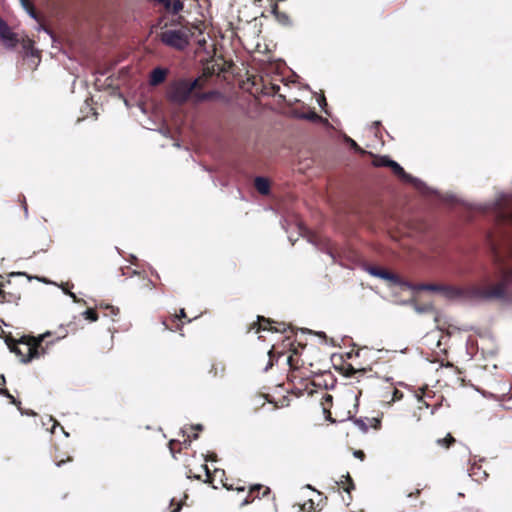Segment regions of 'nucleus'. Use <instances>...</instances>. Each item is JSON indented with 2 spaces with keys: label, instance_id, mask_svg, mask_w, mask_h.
Listing matches in <instances>:
<instances>
[{
  "label": "nucleus",
  "instance_id": "nucleus-1",
  "mask_svg": "<svg viewBox=\"0 0 512 512\" xmlns=\"http://www.w3.org/2000/svg\"><path fill=\"white\" fill-rule=\"evenodd\" d=\"M496 271L494 276H487L479 283L473 284L468 288V294L480 300L504 299L507 295V289L512 283V268L508 267L498 255L494 252Z\"/></svg>",
  "mask_w": 512,
  "mask_h": 512
},
{
  "label": "nucleus",
  "instance_id": "nucleus-2",
  "mask_svg": "<svg viewBox=\"0 0 512 512\" xmlns=\"http://www.w3.org/2000/svg\"><path fill=\"white\" fill-rule=\"evenodd\" d=\"M50 332L39 335L38 337L23 335L16 339L11 335L5 337V343L9 350L19 357L23 363H29L33 359H38L46 354L48 345L53 344L48 341Z\"/></svg>",
  "mask_w": 512,
  "mask_h": 512
},
{
  "label": "nucleus",
  "instance_id": "nucleus-3",
  "mask_svg": "<svg viewBox=\"0 0 512 512\" xmlns=\"http://www.w3.org/2000/svg\"><path fill=\"white\" fill-rule=\"evenodd\" d=\"M200 87L198 79H177L172 81L167 88V98L175 104H184L192 92Z\"/></svg>",
  "mask_w": 512,
  "mask_h": 512
},
{
  "label": "nucleus",
  "instance_id": "nucleus-4",
  "mask_svg": "<svg viewBox=\"0 0 512 512\" xmlns=\"http://www.w3.org/2000/svg\"><path fill=\"white\" fill-rule=\"evenodd\" d=\"M191 36V30L182 27L179 29H168L161 32L160 39L167 46L183 50L188 46Z\"/></svg>",
  "mask_w": 512,
  "mask_h": 512
},
{
  "label": "nucleus",
  "instance_id": "nucleus-5",
  "mask_svg": "<svg viewBox=\"0 0 512 512\" xmlns=\"http://www.w3.org/2000/svg\"><path fill=\"white\" fill-rule=\"evenodd\" d=\"M287 363L290 367V371L287 375V379L295 383L297 380L306 388L308 386L309 376L307 373L302 371L304 366V360H301V364H299V358H295L294 355H289L287 358Z\"/></svg>",
  "mask_w": 512,
  "mask_h": 512
},
{
  "label": "nucleus",
  "instance_id": "nucleus-6",
  "mask_svg": "<svg viewBox=\"0 0 512 512\" xmlns=\"http://www.w3.org/2000/svg\"><path fill=\"white\" fill-rule=\"evenodd\" d=\"M0 39L7 48H14L17 46L19 39L8 24L0 17Z\"/></svg>",
  "mask_w": 512,
  "mask_h": 512
},
{
  "label": "nucleus",
  "instance_id": "nucleus-7",
  "mask_svg": "<svg viewBox=\"0 0 512 512\" xmlns=\"http://www.w3.org/2000/svg\"><path fill=\"white\" fill-rule=\"evenodd\" d=\"M258 321L253 323L250 327V330H255L256 333H259L261 331H276V332H285L286 331V324L280 323L279 327H272V323H274L273 320L270 318H265L264 316H258Z\"/></svg>",
  "mask_w": 512,
  "mask_h": 512
},
{
  "label": "nucleus",
  "instance_id": "nucleus-8",
  "mask_svg": "<svg viewBox=\"0 0 512 512\" xmlns=\"http://www.w3.org/2000/svg\"><path fill=\"white\" fill-rule=\"evenodd\" d=\"M168 71L167 69L157 67L153 69L150 73L149 83L151 86H158L162 84L167 77Z\"/></svg>",
  "mask_w": 512,
  "mask_h": 512
},
{
  "label": "nucleus",
  "instance_id": "nucleus-9",
  "mask_svg": "<svg viewBox=\"0 0 512 512\" xmlns=\"http://www.w3.org/2000/svg\"><path fill=\"white\" fill-rule=\"evenodd\" d=\"M184 322L180 321L179 316H169L162 321L163 330H169L172 332L180 331Z\"/></svg>",
  "mask_w": 512,
  "mask_h": 512
},
{
  "label": "nucleus",
  "instance_id": "nucleus-10",
  "mask_svg": "<svg viewBox=\"0 0 512 512\" xmlns=\"http://www.w3.org/2000/svg\"><path fill=\"white\" fill-rule=\"evenodd\" d=\"M260 491H262V496H266L267 494L270 493V488L266 487V486H263V485H260V484L251 486L250 489H249L248 496H247V498L244 500V502L242 504L243 505L248 504L251 501H253L256 497H259V492Z\"/></svg>",
  "mask_w": 512,
  "mask_h": 512
},
{
  "label": "nucleus",
  "instance_id": "nucleus-11",
  "mask_svg": "<svg viewBox=\"0 0 512 512\" xmlns=\"http://www.w3.org/2000/svg\"><path fill=\"white\" fill-rule=\"evenodd\" d=\"M197 438H198V434L197 433H193L192 437L190 435H188L187 438L184 439V441L182 443L180 441H178V440H170L168 446H169V449H170V452H171L172 456L175 458L176 457L175 454L179 453L181 451V447L176 449V445L181 446L183 444L184 447L187 448L188 446H190V443H191L192 439L195 440Z\"/></svg>",
  "mask_w": 512,
  "mask_h": 512
},
{
  "label": "nucleus",
  "instance_id": "nucleus-12",
  "mask_svg": "<svg viewBox=\"0 0 512 512\" xmlns=\"http://www.w3.org/2000/svg\"><path fill=\"white\" fill-rule=\"evenodd\" d=\"M388 168H390L392 172L400 179L410 183L413 182L414 178L406 173L403 167H401L396 161L391 160Z\"/></svg>",
  "mask_w": 512,
  "mask_h": 512
},
{
  "label": "nucleus",
  "instance_id": "nucleus-13",
  "mask_svg": "<svg viewBox=\"0 0 512 512\" xmlns=\"http://www.w3.org/2000/svg\"><path fill=\"white\" fill-rule=\"evenodd\" d=\"M272 13L275 16V18L279 24H281L283 26H291L292 25L290 16L286 12L280 11L277 3H273Z\"/></svg>",
  "mask_w": 512,
  "mask_h": 512
},
{
  "label": "nucleus",
  "instance_id": "nucleus-14",
  "mask_svg": "<svg viewBox=\"0 0 512 512\" xmlns=\"http://www.w3.org/2000/svg\"><path fill=\"white\" fill-rule=\"evenodd\" d=\"M469 475L475 480V481H482L486 480L488 477V473L482 469V466L477 463H473L469 469Z\"/></svg>",
  "mask_w": 512,
  "mask_h": 512
},
{
  "label": "nucleus",
  "instance_id": "nucleus-15",
  "mask_svg": "<svg viewBox=\"0 0 512 512\" xmlns=\"http://www.w3.org/2000/svg\"><path fill=\"white\" fill-rule=\"evenodd\" d=\"M97 307L99 309L103 310L104 316L111 318L112 321L117 320L116 317L120 313V310L118 307L112 306L110 304H104L103 302H101Z\"/></svg>",
  "mask_w": 512,
  "mask_h": 512
},
{
  "label": "nucleus",
  "instance_id": "nucleus-16",
  "mask_svg": "<svg viewBox=\"0 0 512 512\" xmlns=\"http://www.w3.org/2000/svg\"><path fill=\"white\" fill-rule=\"evenodd\" d=\"M254 186L256 190L262 195H268L270 192V182L264 177H256Z\"/></svg>",
  "mask_w": 512,
  "mask_h": 512
},
{
  "label": "nucleus",
  "instance_id": "nucleus-17",
  "mask_svg": "<svg viewBox=\"0 0 512 512\" xmlns=\"http://www.w3.org/2000/svg\"><path fill=\"white\" fill-rule=\"evenodd\" d=\"M369 272L373 276H377L385 280H393L395 278L393 273L378 266L370 267Z\"/></svg>",
  "mask_w": 512,
  "mask_h": 512
},
{
  "label": "nucleus",
  "instance_id": "nucleus-18",
  "mask_svg": "<svg viewBox=\"0 0 512 512\" xmlns=\"http://www.w3.org/2000/svg\"><path fill=\"white\" fill-rule=\"evenodd\" d=\"M342 480L337 482L338 486L341 487L345 492H347L348 494L351 493L352 490L355 489V484H354V481L352 479V477L350 476V474L347 472L346 475H343L342 476Z\"/></svg>",
  "mask_w": 512,
  "mask_h": 512
},
{
  "label": "nucleus",
  "instance_id": "nucleus-19",
  "mask_svg": "<svg viewBox=\"0 0 512 512\" xmlns=\"http://www.w3.org/2000/svg\"><path fill=\"white\" fill-rule=\"evenodd\" d=\"M333 397L332 395L325 393L321 400V406L323 413L325 414L327 419H331L330 408L332 406Z\"/></svg>",
  "mask_w": 512,
  "mask_h": 512
},
{
  "label": "nucleus",
  "instance_id": "nucleus-20",
  "mask_svg": "<svg viewBox=\"0 0 512 512\" xmlns=\"http://www.w3.org/2000/svg\"><path fill=\"white\" fill-rule=\"evenodd\" d=\"M0 278H2V276H0ZM4 284L2 281H0V301L1 302H15L17 301L18 299H20V296L18 295H15L13 293H7L4 289Z\"/></svg>",
  "mask_w": 512,
  "mask_h": 512
},
{
  "label": "nucleus",
  "instance_id": "nucleus-21",
  "mask_svg": "<svg viewBox=\"0 0 512 512\" xmlns=\"http://www.w3.org/2000/svg\"><path fill=\"white\" fill-rule=\"evenodd\" d=\"M280 86L278 84L269 83L263 85V93L266 95H278L280 98H285L284 95L279 93Z\"/></svg>",
  "mask_w": 512,
  "mask_h": 512
},
{
  "label": "nucleus",
  "instance_id": "nucleus-22",
  "mask_svg": "<svg viewBox=\"0 0 512 512\" xmlns=\"http://www.w3.org/2000/svg\"><path fill=\"white\" fill-rule=\"evenodd\" d=\"M456 442V439L450 434L448 433L445 437L443 438H439L437 439L436 443L441 446V447H444L446 449L450 448L452 445H454Z\"/></svg>",
  "mask_w": 512,
  "mask_h": 512
},
{
  "label": "nucleus",
  "instance_id": "nucleus-23",
  "mask_svg": "<svg viewBox=\"0 0 512 512\" xmlns=\"http://www.w3.org/2000/svg\"><path fill=\"white\" fill-rule=\"evenodd\" d=\"M202 469L205 471V474H206L205 482L206 483H210L212 485L214 483V477L217 476V474H221V476L224 475V471L223 470H218V469H216L213 473H211L210 470L208 469V466L206 464L202 465Z\"/></svg>",
  "mask_w": 512,
  "mask_h": 512
},
{
  "label": "nucleus",
  "instance_id": "nucleus-24",
  "mask_svg": "<svg viewBox=\"0 0 512 512\" xmlns=\"http://www.w3.org/2000/svg\"><path fill=\"white\" fill-rule=\"evenodd\" d=\"M183 2L181 0H173L166 3V8L172 14H178L183 9Z\"/></svg>",
  "mask_w": 512,
  "mask_h": 512
},
{
  "label": "nucleus",
  "instance_id": "nucleus-25",
  "mask_svg": "<svg viewBox=\"0 0 512 512\" xmlns=\"http://www.w3.org/2000/svg\"><path fill=\"white\" fill-rule=\"evenodd\" d=\"M390 162L391 159L387 156H374L372 164L375 167H388Z\"/></svg>",
  "mask_w": 512,
  "mask_h": 512
},
{
  "label": "nucleus",
  "instance_id": "nucleus-26",
  "mask_svg": "<svg viewBox=\"0 0 512 512\" xmlns=\"http://www.w3.org/2000/svg\"><path fill=\"white\" fill-rule=\"evenodd\" d=\"M49 332L51 333V335L48 338L54 337V340H51L53 343H54V341L61 340L68 335L67 329L62 326L57 331H54V332L49 331Z\"/></svg>",
  "mask_w": 512,
  "mask_h": 512
},
{
  "label": "nucleus",
  "instance_id": "nucleus-27",
  "mask_svg": "<svg viewBox=\"0 0 512 512\" xmlns=\"http://www.w3.org/2000/svg\"><path fill=\"white\" fill-rule=\"evenodd\" d=\"M364 374H365V370L364 369H355L350 364L348 365V367L345 370V375L347 377H357V375L363 376Z\"/></svg>",
  "mask_w": 512,
  "mask_h": 512
},
{
  "label": "nucleus",
  "instance_id": "nucleus-28",
  "mask_svg": "<svg viewBox=\"0 0 512 512\" xmlns=\"http://www.w3.org/2000/svg\"><path fill=\"white\" fill-rule=\"evenodd\" d=\"M82 315L84 316V318L86 320H89L90 322H95L98 320L99 316H98V313L95 309H87L85 310Z\"/></svg>",
  "mask_w": 512,
  "mask_h": 512
},
{
  "label": "nucleus",
  "instance_id": "nucleus-29",
  "mask_svg": "<svg viewBox=\"0 0 512 512\" xmlns=\"http://www.w3.org/2000/svg\"><path fill=\"white\" fill-rule=\"evenodd\" d=\"M221 482H222L223 487H225L227 490H237V491L245 490V486L240 485V481H237L236 484H234V483L229 484L227 482H224L223 480H221Z\"/></svg>",
  "mask_w": 512,
  "mask_h": 512
},
{
  "label": "nucleus",
  "instance_id": "nucleus-30",
  "mask_svg": "<svg viewBox=\"0 0 512 512\" xmlns=\"http://www.w3.org/2000/svg\"><path fill=\"white\" fill-rule=\"evenodd\" d=\"M346 141L355 152L362 154L366 153V151L363 150L353 139L348 137Z\"/></svg>",
  "mask_w": 512,
  "mask_h": 512
},
{
  "label": "nucleus",
  "instance_id": "nucleus-31",
  "mask_svg": "<svg viewBox=\"0 0 512 512\" xmlns=\"http://www.w3.org/2000/svg\"><path fill=\"white\" fill-rule=\"evenodd\" d=\"M1 395L8 398L11 404L15 405L18 409H20L21 402L19 400H17L13 395H11L8 390H7L6 394H1Z\"/></svg>",
  "mask_w": 512,
  "mask_h": 512
},
{
  "label": "nucleus",
  "instance_id": "nucleus-32",
  "mask_svg": "<svg viewBox=\"0 0 512 512\" xmlns=\"http://www.w3.org/2000/svg\"><path fill=\"white\" fill-rule=\"evenodd\" d=\"M302 118L311 120V121H317L321 117L315 111H309L308 113L302 115Z\"/></svg>",
  "mask_w": 512,
  "mask_h": 512
},
{
  "label": "nucleus",
  "instance_id": "nucleus-33",
  "mask_svg": "<svg viewBox=\"0 0 512 512\" xmlns=\"http://www.w3.org/2000/svg\"><path fill=\"white\" fill-rule=\"evenodd\" d=\"M355 424L363 431V432H367L370 425L366 423L365 420L359 418V419H356L355 420Z\"/></svg>",
  "mask_w": 512,
  "mask_h": 512
},
{
  "label": "nucleus",
  "instance_id": "nucleus-34",
  "mask_svg": "<svg viewBox=\"0 0 512 512\" xmlns=\"http://www.w3.org/2000/svg\"><path fill=\"white\" fill-rule=\"evenodd\" d=\"M402 398H403V392H401L400 390L395 388L393 390L392 401L396 402V401L401 400Z\"/></svg>",
  "mask_w": 512,
  "mask_h": 512
},
{
  "label": "nucleus",
  "instance_id": "nucleus-35",
  "mask_svg": "<svg viewBox=\"0 0 512 512\" xmlns=\"http://www.w3.org/2000/svg\"><path fill=\"white\" fill-rule=\"evenodd\" d=\"M26 11L28 12V14H29L33 19H35V20H37V19H38V12H37V10H36V8H35L34 4H33V5H31V6H30Z\"/></svg>",
  "mask_w": 512,
  "mask_h": 512
},
{
  "label": "nucleus",
  "instance_id": "nucleus-36",
  "mask_svg": "<svg viewBox=\"0 0 512 512\" xmlns=\"http://www.w3.org/2000/svg\"><path fill=\"white\" fill-rule=\"evenodd\" d=\"M367 421L369 422L370 427H373L375 429H378L381 425L380 420L377 418L367 419Z\"/></svg>",
  "mask_w": 512,
  "mask_h": 512
},
{
  "label": "nucleus",
  "instance_id": "nucleus-37",
  "mask_svg": "<svg viewBox=\"0 0 512 512\" xmlns=\"http://www.w3.org/2000/svg\"><path fill=\"white\" fill-rule=\"evenodd\" d=\"M22 415H28V416H36V413L33 410H24L20 406V409H18Z\"/></svg>",
  "mask_w": 512,
  "mask_h": 512
},
{
  "label": "nucleus",
  "instance_id": "nucleus-38",
  "mask_svg": "<svg viewBox=\"0 0 512 512\" xmlns=\"http://www.w3.org/2000/svg\"><path fill=\"white\" fill-rule=\"evenodd\" d=\"M354 456L362 461L365 459V453L362 450H356Z\"/></svg>",
  "mask_w": 512,
  "mask_h": 512
},
{
  "label": "nucleus",
  "instance_id": "nucleus-39",
  "mask_svg": "<svg viewBox=\"0 0 512 512\" xmlns=\"http://www.w3.org/2000/svg\"><path fill=\"white\" fill-rule=\"evenodd\" d=\"M174 316H179L180 321H183V319H187V314L185 312V309L181 308L179 311V314H175Z\"/></svg>",
  "mask_w": 512,
  "mask_h": 512
},
{
  "label": "nucleus",
  "instance_id": "nucleus-40",
  "mask_svg": "<svg viewBox=\"0 0 512 512\" xmlns=\"http://www.w3.org/2000/svg\"><path fill=\"white\" fill-rule=\"evenodd\" d=\"M23 8L27 10L31 5H33L31 0H20Z\"/></svg>",
  "mask_w": 512,
  "mask_h": 512
},
{
  "label": "nucleus",
  "instance_id": "nucleus-41",
  "mask_svg": "<svg viewBox=\"0 0 512 512\" xmlns=\"http://www.w3.org/2000/svg\"><path fill=\"white\" fill-rule=\"evenodd\" d=\"M71 460H72V458H71V457H67V459H66V460H64V459H61V460H55V462H56V465L60 467V466H62L65 462H67V461H71Z\"/></svg>",
  "mask_w": 512,
  "mask_h": 512
},
{
  "label": "nucleus",
  "instance_id": "nucleus-42",
  "mask_svg": "<svg viewBox=\"0 0 512 512\" xmlns=\"http://www.w3.org/2000/svg\"><path fill=\"white\" fill-rule=\"evenodd\" d=\"M147 287H149L150 289H152L154 287V284L153 282L150 280V279H147L146 281V284H145Z\"/></svg>",
  "mask_w": 512,
  "mask_h": 512
},
{
  "label": "nucleus",
  "instance_id": "nucleus-43",
  "mask_svg": "<svg viewBox=\"0 0 512 512\" xmlns=\"http://www.w3.org/2000/svg\"><path fill=\"white\" fill-rule=\"evenodd\" d=\"M420 494V489H416L414 493H409L408 497L418 496Z\"/></svg>",
  "mask_w": 512,
  "mask_h": 512
},
{
  "label": "nucleus",
  "instance_id": "nucleus-44",
  "mask_svg": "<svg viewBox=\"0 0 512 512\" xmlns=\"http://www.w3.org/2000/svg\"><path fill=\"white\" fill-rule=\"evenodd\" d=\"M181 510V504L177 503L176 507L172 509L171 512H179Z\"/></svg>",
  "mask_w": 512,
  "mask_h": 512
},
{
  "label": "nucleus",
  "instance_id": "nucleus-45",
  "mask_svg": "<svg viewBox=\"0 0 512 512\" xmlns=\"http://www.w3.org/2000/svg\"><path fill=\"white\" fill-rule=\"evenodd\" d=\"M6 384V380H5V377L4 375H0V385H5Z\"/></svg>",
  "mask_w": 512,
  "mask_h": 512
},
{
  "label": "nucleus",
  "instance_id": "nucleus-46",
  "mask_svg": "<svg viewBox=\"0 0 512 512\" xmlns=\"http://www.w3.org/2000/svg\"><path fill=\"white\" fill-rule=\"evenodd\" d=\"M418 400H419L420 402H423V403L425 404V406H426V407H429V404L423 401V395L419 396V397H418Z\"/></svg>",
  "mask_w": 512,
  "mask_h": 512
},
{
  "label": "nucleus",
  "instance_id": "nucleus-47",
  "mask_svg": "<svg viewBox=\"0 0 512 512\" xmlns=\"http://www.w3.org/2000/svg\"><path fill=\"white\" fill-rule=\"evenodd\" d=\"M65 292H66L68 295H70V296L74 299V301H76V296H75V294H74V293H72V292H68V291H65Z\"/></svg>",
  "mask_w": 512,
  "mask_h": 512
},
{
  "label": "nucleus",
  "instance_id": "nucleus-48",
  "mask_svg": "<svg viewBox=\"0 0 512 512\" xmlns=\"http://www.w3.org/2000/svg\"><path fill=\"white\" fill-rule=\"evenodd\" d=\"M191 429L202 430V426L201 425L192 426Z\"/></svg>",
  "mask_w": 512,
  "mask_h": 512
},
{
  "label": "nucleus",
  "instance_id": "nucleus-49",
  "mask_svg": "<svg viewBox=\"0 0 512 512\" xmlns=\"http://www.w3.org/2000/svg\"><path fill=\"white\" fill-rule=\"evenodd\" d=\"M7 393V389H3L0 387V394H6Z\"/></svg>",
  "mask_w": 512,
  "mask_h": 512
},
{
  "label": "nucleus",
  "instance_id": "nucleus-50",
  "mask_svg": "<svg viewBox=\"0 0 512 512\" xmlns=\"http://www.w3.org/2000/svg\"><path fill=\"white\" fill-rule=\"evenodd\" d=\"M188 477H189V478L194 477V478H196V479H200V476H198V475H194V476L189 475Z\"/></svg>",
  "mask_w": 512,
  "mask_h": 512
},
{
  "label": "nucleus",
  "instance_id": "nucleus-51",
  "mask_svg": "<svg viewBox=\"0 0 512 512\" xmlns=\"http://www.w3.org/2000/svg\"><path fill=\"white\" fill-rule=\"evenodd\" d=\"M309 503H310V506H311V507H312V506H313V504H314L312 500H310V501H309Z\"/></svg>",
  "mask_w": 512,
  "mask_h": 512
},
{
  "label": "nucleus",
  "instance_id": "nucleus-52",
  "mask_svg": "<svg viewBox=\"0 0 512 512\" xmlns=\"http://www.w3.org/2000/svg\"><path fill=\"white\" fill-rule=\"evenodd\" d=\"M272 350L269 351L270 358L272 357Z\"/></svg>",
  "mask_w": 512,
  "mask_h": 512
}]
</instances>
